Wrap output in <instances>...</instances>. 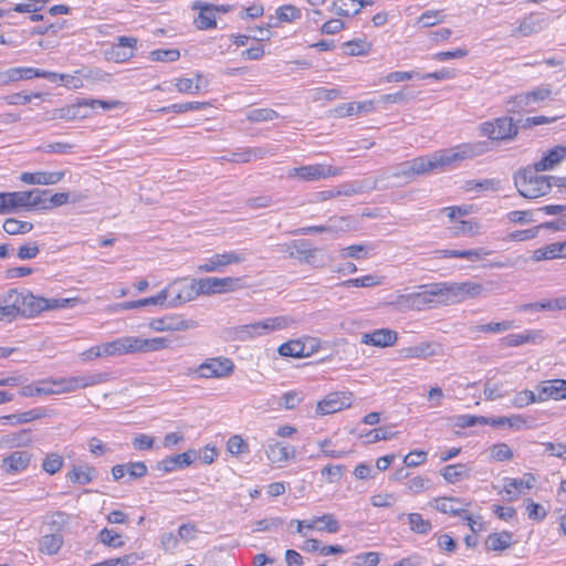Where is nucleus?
I'll return each mask as SVG.
<instances>
[{"label": "nucleus", "instance_id": "obj_1", "mask_svg": "<svg viewBox=\"0 0 566 566\" xmlns=\"http://www.w3.org/2000/svg\"><path fill=\"white\" fill-rule=\"evenodd\" d=\"M70 199L69 192L52 193L51 190L0 192V212L15 208L50 210L59 208Z\"/></svg>", "mask_w": 566, "mask_h": 566}, {"label": "nucleus", "instance_id": "obj_2", "mask_svg": "<svg viewBox=\"0 0 566 566\" xmlns=\"http://www.w3.org/2000/svg\"><path fill=\"white\" fill-rule=\"evenodd\" d=\"M293 323L289 316L268 317L261 322L227 327L223 329V337L228 342H248L255 337L268 335L272 332L284 329Z\"/></svg>", "mask_w": 566, "mask_h": 566}, {"label": "nucleus", "instance_id": "obj_3", "mask_svg": "<svg viewBox=\"0 0 566 566\" xmlns=\"http://www.w3.org/2000/svg\"><path fill=\"white\" fill-rule=\"evenodd\" d=\"M535 170V165H528L520 168L514 174V184L524 198H539L551 191L554 185V176H541Z\"/></svg>", "mask_w": 566, "mask_h": 566}, {"label": "nucleus", "instance_id": "obj_4", "mask_svg": "<svg viewBox=\"0 0 566 566\" xmlns=\"http://www.w3.org/2000/svg\"><path fill=\"white\" fill-rule=\"evenodd\" d=\"M343 175L342 167H335L326 164H314L301 167H294L287 174L289 178H294L304 182H314Z\"/></svg>", "mask_w": 566, "mask_h": 566}, {"label": "nucleus", "instance_id": "obj_5", "mask_svg": "<svg viewBox=\"0 0 566 566\" xmlns=\"http://www.w3.org/2000/svg\"><path fill=\"white\" fill-rule=\"evenodd\" d=\"M234 363L223 356L207 358L195 369H189L187 375L196 374L199 378H226L233 374Z\"/></svg>", "mask_w": 566, "mask_h": 566}, {"label": "nucleus", "instance_id": "obj_6", "mask_svg": "<svg viewBox=\"0 0 566 566\" xmlns=\"http://www.w3.org/2000/svg\"><path fill=\"white\" fill-rule=\"evenodd\" d=\"M480 129L491 140H513L518 134V125L512 117H499L493 122H484Z\"/></svg>", "mask_w": 566, "mask_h": 566}, {"label": "nucleus", "instance_id": "obj_7", "mask_svg": "<svg viewBox=\"0 0 566 566\" xmlns=\"http://www.w3.org/2000/svg\"><path fill=\"white\" fill-rule=\"evenodd\" d=\"M444 291V304L459 303L467 298H473L479 296L484 287L480 283L475 282H462V283H442Z\"/></svg>", "mask_w": 566, "mask_h": 566}, {"label": "nucleus", "instance_id": "obj_8", "mask_svg": "<svg viewBox=\"0 0 566 566\" xmlns=\"http://www.w3.org/2000/svg\"><path fill=\"white\" fill-rule=\"evenodd\" d=\"M486 149L488 147L485 142L463 144L450 149L441 150L440 160L444 163V166H448L452 163L463 161L481 156L486 151Z\"/></svg>", "mask_w": 566, "mask_h": 566}, {"label": "nucleus", "instance_id": "obj_9", "mask_svg": "<svg viewBox=\"0 0 566 566\" xmlns=\"http://www.w3.org/2000/svg\"><path fill=\"white\" fill-rule=\"evenodd\" d=\"M409 160L398 165L392 172H385L380 178L373 180L374 188L398 187L410 182L415 178Z\"/></svg>", "mask_w": 566, "mask_h": 566}, {"label": "nucleus", "instance_id": "obj_10", "mask_svg": "<svg viewBox=\"0 0 566 566\" xmlns=\"http://www.w3.org/2000/svg\"><path fill=\"white\" fill-rule=\"evenodd\" d=\"M422 291L413 293V308L422 311L436 303L444 304V291L442 283L421 285Z\"/></svg>", "mask_w": 566, "mask_h": 566}, {"label": "nucleus", "instance_id": "obj_11", "mask_svg": "<svg viewBox=\"0 0 566 566\" xmlns=\"http://www.w3.org/2000/svg\"><path fill=\"white\" fill-rule=\"evenodd\" d=\"M467 214H448L447 229L454 237H475L481 233L482 226Z\"/></svg>", "mask_w": 566, "mask_h": 566}, {"label": "nucleus", "instance_id": "obj_12", "mask_svg": "<svg viewBox=\"0 0 566 566\" xmlns=\"http://www.w3.org/2000/svg\"><path fill=\"white\" fill-rule=\"evenodd\" d=\"M239 277H205L197 280V293L214 294L234 291L240 285Z\"/></svg>", "mask_w": 566, "mask_h": 566}, {"label": "nucleus", "instance_id": "obj_13", "mask_svg": "<svg viewBox=\"0 0 566 566\" xmlns=\"http://www.w3.org/2000/svg\"><path fill=\"white\" fill-rule=\"evenodd\" d=\"M137 45V39L132 36H119L117 43L105 51V57L108 61L123 63L134 56V50Z\"/></svg>", "mask_w": 566, "mask_h": 566}, {"label": "nucleus", "instance_id": "obj_14", "mask_svg": "<svg viewBox=\"0 0 566 566\" xmlns=\"http://www.w3.org/2000/svg\"><path fill=\"white\" fill-rule=\"evenodd\" d=\"M57 73L42 71L33 67H12L4 73H0V82H15L22 78L30 80L33 77H44L51 82L56 81Z\"/></svg>", "mask_w": 566, "mask_h": 566}, {"label": "nucleus", "instance_id": "obj_15", "mask_svg": "<svg viewBox=\"0 0 566 566\" xmlns=\"http://www.w3.org/2000/svg\"><path fill=\"white\" fill-rule=\"evenodd\" d=\"M352 405V394L332 392L323 400L318 401L316 412L319 415H329L337 412Z\"/></svg>", "mask_w": 566, "mask_h": 566}, {"label": "nucleus", "instance_id": "obj_16", "mask_svg": "<svg viewBox=\"0 0 566 566\" xmlns=\"http://www.w3.org/2000/svg\"><path fill=\"white\" fill-rule=\"evenodd\" d=\"M538 401H546L548 399L563 400L566 399V380L565 379H551L542 381L537 387Z\"/></svg>", "mask_w": 566, "mask_h": 566}, {"label": "nucleus", "instance_id": "obj_17", "mask_svg": "<svg viewBox=\"0 0 566 566\" xmlns=\"http://www.w3.org/2000/svg\"><path fill=\"white\" fill-rule=\"evenodd\" d=\"M197 326V322L195 321H186L181 316L171 315L165 316L161 318H154L149 323V327L156 332H166V331H187L190 328H195Z\"/></svg>", "mask_w": 566, "mask_h": 566}, {"label": "nucleus", "instance_id": "obj_18", "mask_svg": "<svg viewBox=\"0 0 566 566\" xmlns=\"http://www.w3.org/2000/svg\"><path fill=\"white\" fill-rule=\"evenodd\" d=\"M352 228L349 217L331 218L329 222L325 226L304 227L295 230V234H314V233H336L338 231H346Z\"/></svg>", "mask_w": 566, "mask_h": 566}, {"label": "nucleus", "instance_id": "obj_19", "mask_svg": "<svg viewBox=\"0 0 566 566\" xmlns=\"http://www.w3.org/2000/svg\"><path fill=\"white\" fill-rule=\"evenodd\" d=\"M196 459V451L188 450L180 454L167 457L156 463V470L165 473L172 472L177 469L189 467Z\"/></svg>", "mask_w": 566, "mask_h": 566}, {"label": "nucleus", "instance_id": "obj_20", "mask_svg": "<svg viewBox=\"0 0 566 566\" xmlns=\"http://www.w3.org/2000/svg\"><path fill=\"white\" fill-rule=\"evenodd\" d=\"M397 339V332L389 328H379L361 335L363 344L381 348L395 345Z\"/></svg>", "mask_w": 566, "mask_h": 566}, {"label": "nucleus", "instance_id": "obj_21", "mask_svg": "<svg viewBox=\"0 0 566 566\" xmlns=\"http://www.w3.org/2000/svg\"><path fill=\"white\" fill-rule=\"evenodd\" d=\"M64 175V171H25L20 175L19 179L27 185L50 186L60 182Z\"/></svg>", "mask_w": 566, "mask_h": 566}, {"label": "nucleus", "instance_id": "obj_22", "mask_svg": "<svg viewBox=\"0 0 566 566\" xmlns=\"http://www.w3.org/2000/svg\"><path fill=\"white\" fill-rule=\"evenodd\" d=\"M244 260V258L241 254H238L235 252H227V253H218L212 255L206 263L198 266L199 272H218L221 270V268L233 264V263H240Z\"/></svg>", "mask_w": 566, "mask_h": 566}, {"label": "nucleus", "instance_id": "obj_23", "mask_svg": "<svg viewBox=\"0 0 566 566\" xmlns=\"http://www.w3.org/2000/svg\"><path fill=\"white\" fill-rule=\"evenodd\" d=\"M176 282L177 284L175 286V290L172 292H169V296H171V298L168 301V307H178L193 300L197 295H200V293H197V280H192V282L189 285H184L180 287H178L180 281L177 280Z\"/></svg>", "mask_w": 566, "mask_h": 566}, {"label": "nucleus", "instance_id": "obj_24", "mask_svg": "<svg viewBox=\"0 0 566 566\" xmlns=\"http://www.w3.org/2000/svg\"><path fill=\"white\" fill-rule=\"evenodd\" d=\"M31 457L28 451H14L2 459L1 469L7 473L23 471L29 467Z\"/></svg>", "mask_w": 566, "mask_h": 566}, {"label": "nucleus", "instance_id": "obj_25", "mask_svg": "<svg viewBox=\"0 0 566 566\" xmlns=\"http://www.w3.org/2000/svg\"><path fill=\"white\" fill-rule=\"evenodd\" d=\"M88 117V101L78 102L76 104L67 105L61 108H56L52 112L51 119H75Z\"/></svg>", "mask_w": 566, "mask_h": 566}, {"label": "nucleus", "instance_id": "obj_26", "mask_svg": "<svg viewBox=\"0 0 566 566\" xmlns=\"http://www.w3.org/2000/svg\"><path fill=\"white\" fill-rule=\"evenodd\" d=\"M544 338L542 329H527L520 334H509L502 340L506 346L515 347L523 344H541Z\"/></svg>", "mask_w": 566, "mask_h": 566}, {"label": "nucleus", "instance_id": "obj_27", "mask_svg": "<svg viewBox=\"0 0 566 566\" xmlns=\"http://www.w3.org/2000/svg\"><path fill=\"white\" fill-rule=\"evenodd\" d=\"M192 9H198L199 14L196 25L199 30H208L217 27L214 4L196 1Z\"/></svg>", "mask_w": 566, "mask_h": 566}, {"label": "nucleus", "instance_id": "obj_28", "mask_svg": "<svg viewBox=\"0 0 566 566\" xmlns=\"http://www.w3.org/2000/svg\"><path fill=\"white\" fill-rule=\"evenodd\" d=\"M566 158V147L555 146L548 150L541 160L534 163L535 170L547 171L554 169Z\"/></svg>", "mask_w": 566, "mask_h": 566}, {"label": "nucleus", "instance_id": "obj_29", "mask_svg": "<svg viewBox=\"0 0 566 566\" xmlns=\"http://www.w3.org/2000/svg\"><path fill=\"white\" fill-rule=\"evenodd\" d=\"M409 164L415 176L424 175L444 166V163L440 160V151L429 157H417L409 160Z\"/></svg>", "mask_w": 566, "mask_h": 566}, {"label": "nucleus", "instance_id": "obj_30", "mask_svg": "<svg viewBox=\"0 0 566 566\" xmlns=\"http://www.w3.org/2000/svg\"><path fill=\"white\" fill-rule=\"evenodd\" d=\"M492 251L480 248V249H472V250H450V249H442V250H436L433 252L434 258H460V259H468L471 261L481 260L486 255H490Z\"/></svg>", "mask_w": 566, "mask_h": 566}, {"label": "nucleus", "instance_id": "obj_31", "mask_svg": "<svg viewBox=\"0 0 566 566\" xmlns=\"http://www.w3.org/2000/svg\"><path fill=\"white\" fill-rule=\"evenodd\" d=\"M176 284L177 282H172L171 284H169L168 287L161 290L156 296L125 302L122 304V308L132 310L148 305H163L167 297L169 296V292H172L175 290Z\"/></svg>", "mask_w": 566, "mask_h": 566}, {"label": "nucleus", "instance_id": "obj_32", "mask_svg": "<svg viewBox=\"0 0 566 566\" xmlns=\"http://www.w3.org/2000/svg\"><path fill=\"white\" fill-rule=\"evenodd\" d=\"M52 415V411L48 408L40 407L34 408L24 412L13 413L3 417L4 420H7L10 424H22L28 423L33 420L42 419L45 417H50Z\"/></svg>", "mask_w": 566, "mask_h": 566}, {"label": "nucleus", "instance_id": "obj_33", "mask_svg": "<svg viewBox=\"0 0 566 566\" xmlns=\"http://www.w3.org/2000/svg\"><path fill=\"white\" fill-rule=\"evenodd\" d=\"M551 94L552 92L548 87H538L532 92L516 95L513 103L516 107L524 108L533 103L545 101Z\"/></svg>", "mask_w": 566, "mask_h": 566}, {"label": "nucleus", "instance_id": "obj_34", "mask_svg": "<svg viewBox=\"0 0 566 566\" xmlns=\"http://www.w3.org/2000/svg\"><path fill=\"white\" fill-rule=\"evenodd\" d=\"M565 247L562 245V242H554L542 248L536 249L533 252L532 259L536 262L545 261V260H554L557 258H564L565 255Z\"/></svg>", "mask_w": 566, "mask_h": 566}, {"label": "nucleus", "instance_id": "obj_35", "mask_svg": "<svg viewBox=\"0 0 566 566\" xmlns=\"http://www.w3.org/2000/svg\"><path fill=\"white\" fill-rule=\"evenodd\" d=\"M513 543V534L511 532H494L491 533L486 541V548L490 551H504Z\"/></svg>", "mask_w": 566, "mask_h": 566}, {"label": "nucleus", "instance_id": "obj_36", "mask_svg": "<svg viewBox=\"0 0 566 566\" xmlns=\"http://www.w3.org/2000/svg\"><path fill=\"white\" fill-rule=\"evenodd\" d=\"M22 317H34L43 312V297L35 296L28 292L23 294Z\"/></svg>", "mask_w": 566, "mask_h": 566}, {"label": "nucleus", "instance_id": "obj_37", "mask_svg": "<svg viewBox=\"0 0 566 566\" xmlns=\"http://www.w3.org/2000/svg\"><path fill=\"white\" fill-rule=\"evenodd\" d=\"M63 545L61 534H46L39 541V551L46 555H55Z\"/></svg>", "mask_w": 566, "mask_h": 566}, {"label": "nucleus", "instance_id": "obj_38", "mask_svg": "<svg viewBox=\"0 0 566 566\" xmlns=\"http://www.w3.org/2000/svg\"><path fill=\"white\" fill-rule=\"evenodd\" d=\"M366 189H375L373 187V181L369 182L368 180H361V181H354L349 184L339 185L336 188H334V195L336 198L340 196H353L355 193H360Z\"/></svg>", "mask_w": 566, "mask_h": 566}, {"label": "nucleus", "instance_id": "obj_39", "mask_svg": "<svg viewBox=\"0 0 566 566\" xmlns=\"http://www.w3.org/2000/svg\"><path fill=\"white\" fill-rule=\"evenodd\" d=\"M268 458L272 462L286 461L295 455V449L283 446L282 443L270 444L266 450Z\"/></svg>", "mask_w": 566, "mask_h": 566}, {"label": "nucleus", "instance_id": "obj_40", "mask_svg": "<svg viewBox=\"0 0 566 566\" xmlns=\"http://www.w3.org/2000/svg\"><path fill=\"white\" fill-rule=\"evenodd\" d=\"M277 352L281 356L294 358L306 357L310 355V352L305 350V344L301 340H289L282 344Z\"/></svg>", "mask_w": 566, "mask_h": 566}, {"label": "nucleus", "instance_id": "obj_41", "mask_svg": "<svg viewBox=\"0 0 566 566\" xmlns=\"http://www.w3.org/2000/svg\"><path fill=\"white\" fill-rule=\"evenodd\" d=\"M94 473L95 469L93 467L86 465L83 468L74 465L67 473V479L74 484H87L93 480Z\"/></svg>", "mask_w": 566, "mask_h": 566}, {"label": "nucleus", "instance_id": "obj_42", "mask_svg": "<svg viewBox=\"0 0 566 566\" xmlns=\"http://www.w3.org/2000/svg\"><path fill=\"white\" fill-rule=\"evenodd\" d=\"M331 256L324 248H312L303 263L311 265L314 269H321L327 265Z\"/></svg>", "mask_w": 566, "mask_h": 566}, {"label": "nucleus", "instance_id": "obj_43", "mask_svg": "<svg viewBox=\"0 0 566 566\" xmlns=\"http://www.w3.org/2000/svg\"><path fill=\"white\" fill-rule=\"evenodd\" d=\"M441 475L448 483H455L469 475V469L463 463L450 464L442 469Z\"/></svg>", "mask_w": 566, "mask_h": 566}, {"label": "nucleus", "instance_id": "obj_44", "mask_svg": "<svg viewBox=\"0 0 566 566\" xmlns=\"http://www.w3.org/2000/svg\"><path fill=\"white\" fill-rule=\"evenodd\" d=\"M405 358H427L434 356L436 352L432 349L430 343H421L417 346L407 347L400 350Z\"/></svg>", "mask_w": 566, "mask_h": 566}, {"label": "nucleus", "instance_id": "obj_45", "mask_svg": "<svg viewBox=\"0 0 566 566\" xmlns=\"http://www.w3.org/2000/svg\"><path fill=\"white\" fill-rule=\"evenodd\" d=\"M437 503V510L444 514H452V515H461V513L465 512L464 507H455L452 503H460L464 504L465 506L469 505V503H464L461 499L458 497H441L440 500H434Z\"/></svg>", "mask_w": 566, "mask_h": 566}, {"label": "nucleus", "instance_id": "obj_46", "mask_svg": "<svg viewBox=\"0 0 566 566\" xmlns=\"http://www.w3.org/2000/svg\"><path fill=\"white\" fill-rule=\"evenodd\" d=\"M312 248L307 240H294L287 245L286 250L290 258H294L303 263Z\"/></svg>", "mask_w": 566, "mask_h": 566}, {"label": "nucleus", "instance_id": "obj_47", "mask_svg": "<svg viewBox=\"0 0 566 566\" xmlns=\"http://www.w3.org/2000/svg\"><path fill=\"white\" fill-rule=\"evenodd\" d=\"M209 105L210 104L207 102H187V103L172 104L170 106L161 107V108H159V112H161V113L172 112V113L181 114V113H187V112H191V111H200V109L208 107Z\"/></svg>", "mask_w": 566, "mask_h": 566}, {"label": "nucleus", "instance_id": "obj_48", "mask_svg": "<svg viewBox=\"0 0 566 566\" xmlns=\"http://www.w3.org/2000/svg\"><path fill=\"white\" fill-rule=\"evenodd\" d=\"M40 384H52L54 386H57V388L54 389L55 395L72 392L78 389L76 376L60 379H44L41 380Z\"/></svg>", "mask_w": 566, "mask_h": 566}, {"label": "nucleus", "instance_id": "obj_49", "mask_svg": "<svg viewBox=\"0 0 566 566\" xmlns=\"http://www.w3.org/2000/svg\"><path fill=\"white\" fill-rule=\"evenodd\" d=\"M23 294L24 293L19 292L17 289H11L1 296V303L8 304L18 316H21Z\"/></svg>", "mask_w": 566, "mask_h": 566}, {"label": "nucleus", "instance_id": "obj_50", "mask_svg": "<svg viewBox=\"0 0 566 566\" xmlns=\"http://www.w3.org/2000/svg\"><path fill=\"white\" fill-rule=\"evenodd\" d=\"M535 478L532 473H525L522 479L506 478L504 479V491L509 494L512 493V489L520 490L522 488L532 489Z\"/></svg>", "mask_w": 566, "mask_h": 566}, {"label": "nucleus", "instance_id": "obj_51", "mask_svg": "<svg viewBox=\"0 0 566 566\" xmlns=\"http://www.w3.org/2000/svg\"><path fill=\"white\" fill-rule=\"evenodd\" d=\"M33 229V224L28 221H20L9 218L3 222V230L9 234H23Z\"/></svg>", "mask_w": 566, "mask_h": 566}, {"label": "nucleus", "instance_id": "obj_52", "mask_svg": "<svg viewBox=\"0 0 566 566\" xmlns=\"http://www.w3.org/2000/svg\"><path fill=\"white\" fill-rule=\"evenodd\" d=\"M410 530L417 534H428L431 531V523L424 520L419 513H409L407 515Z\"/></svg>", "mask_w": 566, "mask_h": 566}, {"label": "nucleus", "instance_id": "obj_53", "mask_svg": "<svg viewBox=\"0 0 566 566\" xmlns=\"http://www.w3.org/2000/svg\"><path fill=\"white\" fill-rule=\"evenodd\" d=\"M63 467V458L59 453H49L43 459L42 470L51 475L57 473Z\"/></svg>", "mask_w": 566, "mask_h": 566}, {"label": "nucleus", "instance_id": "obj_54", "mask_svg": "<svg viewBox=\"0 0 566 566\" xmlns=\"http://www.w3.org/2000/svg\"><path fill=\"white\" fill-rule=\"evenodd\" d=\"M301 10L292 4L281 6L276 9V18L281 22H292L301 18Z\"/></svg>", "mask_w": 566, "mask_h": 566}, {"label": "nucleus", "instance_id": "obj_55", "mask_svg": "<svg viewBox=\"0 0 566 566\" xmlns=\"http://www.w3.org/2000/svg\"><path fill=\"white\" fill-rule=\"evenodd\" d=\"M277 113L271 108L252 109L247 114L248 120L253 123L273 120L277 118Z\"/></svg>", "mask_w": 566, "mask_h": 566}, {"label": "nucleus", "instance_id": "obj_56", "mask_svg": "<svg viewBox=\"0 0 566 566\" xmlns=\"http://www.w3.org/2000/svg\"><path fill=\"white\" fill-rule=\"evenodd\" d=\"M42 386H38L34 384L23 386L20 389V395L22 397H34L40 395H55L54 388L46 386L48 384H41Z\"/></svg>", "mask_w": 566, "mask_h": 566}, {"label": "nucleus", "instance_id": "obj_57", "mask_svg": "<svg viewBox=\"0 0 566 566\" xmlns=\"http://www.w3.org/2000/svg\"><path fill=\"white\" fill-rule=\"evenodd\" d=\"M284 524L282 517H268L254 523L253 532H272Z\"/></svg>", "mask_w": 566, "mask_h": 566}, {"label": "nucleus", "instance_id": "obj_58", "mask_svg": "<svg viewBox=\"0 0 566 566\" xmlns=\"http://www.w3.org/2000/svg\"><path fill=\"white\" fill-rule=\"evenodd\" d=\"M77 387L78 388H87L91 386H95L102 384L107 380V375L102 373L96 374H85L81 376H76Z\"/></svg>", "mask_w": 566, "mask_h": 566}, {"label": "nucleus", "instance_id": "obj_59", "mask_svg": "<svg viewBox=\"0 0 566 566\" xmlns=\"http://www.w3.org/2000/svg\"><path fill=\"white\" fill-rule=\"evenodd\" d=\"M489 424L493 427L507 424L511 428L520 429L525 424V419L522 416L490 418Z\"/></svg>", "mask_w": 566, "mask_h": 566}, {"label": "nucleus", "instance_id": "obj_60", "mask_svg": "<svg viewBox=\"0 0 566 566\" xmlns=\"http://www.w3.org/2000/svg\"><path fill=\"white\" fill-rule=\"evenodd\" d=\"M444 15L439 10H429L423 12L419 18L417 23L422 28L433 27L440 22H442Z\"/></svg>", "mask_w": 566, "mask_h": 566}, {"label": "nucleus", "instance_id": "obj_61", "mask_svg": "<svg viewBox=\"0 0 566 566\" xmlns=\"http://www.w3.org/2000/svg\"><path fill=\"white\" fill-rule=\"evenodd\" d=\"M7 442L12 447H27L31 444L32 438L29 429H22L7 436Z\"/></svg>", "mask_w": 566, "mask_h": 566}, {"label": "nucleus", "instance_id": "obj_62", "mask_svg": "<svg viewBox=\"0 0 566 566\" xmlns=\"http://www.w3.org/2000/svg\"><path fill=\"white\" fill-rule=\"evenodd\" d=\"M228 451L233 455H240L249 452V446L241 436L234 434L230 437L227 443Z\"/></svg>", "mask_w": 566, "mask_h": 566}, {"label": "nucleus", "instance_id": "obj_63", "mask_svg": "<svg viewBox=\"0 0 566 566\" xmlns=\"http://www.w3.org/2000/svg\"><path fill=\"white\" fill-rule=\"evenodd\" d=\"M120 535L113 530L103 528L98 533V539L106 546L118 548L124 545L122 541H119Z\"/></svg>", "mask_w": 566, "mask_h": 566}, {"label": "nucleus", "instance_id": "obj_64", "mask_svg": "<svg viewBox=\"0 0 566 566\" xmlns=\"http://www.w3.org/2000/svg\"><path fill=\"white\" fill-rule=\"evenodd\" d=\"M151 61L158 62H175L180 57V52L177 49L155 50L149 55Z\"/></svg>", "mask_w": 566, "mask_h": 566}]
</instances>
